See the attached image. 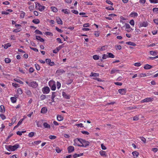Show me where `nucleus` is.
I'll return each instance as SVG.
<instances>
[{
  "instance_id": "9",
  "label": "nucleus",
  "mask_w": 158,
  "mask_h": 158,
  "mask_svg": "<svg viewBox=\"0 0 158 158\" xmlns=\"http://www.w3.org/2000/svg\"><path fill=\"white\" fill-rule=\"evenodd\" d=\"M62 95L64 98L66 99H69L70 98V96L64 92H62Z\"/></svg>"
},
{
  "instance_id": "30",
  "label": "nucleus",
  "mask_w": 158,
  "mask_h": 158,
  "mask_svg": "<svg viewBox=\"0 0 158 158\" xmlns=\"http://www.w3.org/2000/svg\"><path fill=\"white\" fill-rule=\"evenodd\" d=\"M118 71H119V70H117V69H113L111 70V71L110 72V73L111 74H114V73H115L116 72H118Z\"/></svg>"
},
{
  "instance_id": "6",
  "label": "nucleus",
  "mask_w": 158,
  "mask_h": 158,
  "mask_svg": "<svg viewBox=\"0 0 158 158\" xmlns=\"http://www.w3.org/2000/svg\"><path fill=\"white\" fill-rule=\"evenodd\" d=\"M38 85L35 81H32L30 83L29 86L33 88H36L37 87Z\"/></svg>"
},
{
  "instance_id": "1",
  "label": "nucleus",
  "mask_w": 158,
  "mask_h": 158,
  "mask_svg": "<svg viewBox=\"0 0 158 158\" xmlns=\"http://www.w3.org/2000/svg\"><path fill=\"white\" fill-rule=\"evenodd\" d=\"M75 142L77 143L78 142H79L81 144V145H78L80 147H86L89 144V142L88 141H86L81 139H77L74 140Z\"/></svg>"
},
{
  "instance_id": "47",
  "label": "nucleus",
  "mask_w": 158,
  "mask_h": 158,
  "mask_svg": "<svg viewBox=\"0 0 158 158\" xmlns=\"http://www.w3.org/2000/svg\"><path fill=\"white\" fill-rule=\"evenodd\" d=\"M35 32L36 33V34H39L41 35H42V34H43L40 31H39L38 30H36L35 31Z\"/></svg>"
},
{
  "instance_id": "43",
  "label": "nucleus",
  "mask_w": 158,
  "mask_h": 158,
  "mask_svg": "<svg viewBox=\"0 0 158 158\" xmlns=\"http://www.w3.org/2000/svg\"><path fill=\"white\" fill-rule=\"evenodd\" d=\"M35 68L37 70H39L40 69V66L39 65L37 64H35Z\"/></svg>"
},
{
  "instance_id": "57",
  "label": "nucleus",
  "mask_w": 158,
  "mask_h": 158,
  "mask_svg": "<svg viewBox=\"0 0 158 158\" xmlns=\"http://www.w3.org/2000/svg\"><path fill=\"white\" fill-rule=\"evenodd\" d=\"M24 120V118H22V119H21L20 120L19 122L18 123V124H17V125L19 126L20 125L23 121V120Z\"/></svg>"
},
{
  "instance_id": "16",
  "label": "nucleus",
  "mask_w": 158,
  "mask_h": 158,
  "mask_svg": "<svg viewBox=\"0 0 158 158\" xmlns=\"http://www.w3.org/2000/svg\"><path fill=\"white\" fill-rule=\"evenodd\" d=\"M56 20L57 21V22L58 24H62L63 23L62 21L60 19L59 17H57L56 18Z\"/></svg>"
},
{
  "instance_id": "63",
  "label": "nucleus",
  "mask_w": 158,
  "mask_h": 158,
  "mask_svg": "<svg viewBox=\"0 0 158 158\" xmlns=\"http://www.w3.org/2000/svg\"><path fill=\"white\" fill-rule=\"evenodd\" d=\"M94 35L96 37H98L99 35V33L98 31H95L94 33Z\"/></svg>"
},
{
  "instance_id": "18",
  "label": "nucleus",
  "mask_w": 158,
  "mask_h": 158,
  "mask_svg": "<svg viewBox=\"0 0 158 158\" xmlns=\"http://www.w3.org/2000/svg\"><path fill=\"white\" fill-rule=\"evenodd\" d=\"M132 154L135 158H136L139 154V153L136 151L132 152Z\"/></svg>"
},
{
  "instance_id": "50",
  "label": "nucleus",
  "mask_w": 158,
  "mask_h": 158,
  "mask_svg": "<svg viewBox=\"0 0 158 158\" xmlns=\"http://www.w3.org/2000/svg\"><path fill=\"white\" fill-rule=\"evenodd\" d=\"M14 80L15 81L19 83L20 84H23V82L19 79H15Z\"/></svg>"
},
{
  "instance_id": "28",
  "label": "nucleus",
  "mask_w": 158,
  "mask_h": 158,
  "mask_svg": "<svg viewBox=\"0 0 158 158\" xmlns=\"http://www.w3.org/2000/svg\"><path fill=\"white\" fill-rule=\"evenodd\" d=\"M0 111L2 113H4L5 111V108L4 106L1 105L0 106Z\"/></svg>"
},
{
  "instance_id": "23",
  "label": "nucleus",
  "mask_w": 158,
  "mask_h": 158,
  "mask_svg": "<svg viewBox=\"0 0 158 158\" xmlns=\"http://www.w3.org/2000/svg\"><path fill=\"white\" fill-rule=\"evenodd\" d=\"M57 120L59 121H62L63 119V118L60 115H58L57 117Z\"/></svg>"
},
{
  "instance_id": "8",
  "label": "nucleus",
  "mask_w": 158,
  "mask_h": 158,
  "mask_svg": "<svg viewBox=\"0 0 158 158\" xmlns=\"http://www.w3.org/2000/svg\"><path fill=\"white\" fill-rule=\"evenodd\" d=\"M118 92L120 94L124 95L126 93V89H118Z\"/></svg>"
},
{
  "instance_id": "36",
  "label": "nucleus",
  "mask_w": 158,
  "mask_h": 158,
  "mask_svg": "<svg viewBox=\"0 0 158 158\" xmlns=\"http://www.w3.org/2000/svg\"><path fill=\"white\" fill-rule=\"evenodd\" d=\"M5 61L6 63H9L11 62V60L8 58H6L5 59Z\"/></svg>"
},
{
  "instance_id": "37",
  "label": "nucleus",
  "mask_w": 158,
  "mask_h": 158,
  "mask_svg": "<svg viewBox=\"0 0 158 158\" xmlns=\"http://www.w3.org/2000/svg\"><path fill=\"white\" fill-rule=\"evenodd\" d=\"M18 93L19 94H22L23 92L21 88H18L17 90Z\"/></svg>"
},
{
  "instance_id": "10",
  "label": "nucleus",
  "mask_w": 158,
  "mask_h": 158,
  "mask_svg": "<svg viewBox=\"0 0 158 158\" xmlns=\"http://www.w3.org/2000/svg\"><path fill=\"white\" fill-rule=\"evenodd\" d=\"M65 72V71H64L63 69H59L56 71V72L59 74H61L64 73Z\"/></svg>"
},
{
  "instance_id": "53",
  "label": "nucleus",
  "mask_w": 158,
  "mask_h": 158,
  "mask_svg": "<svg viewBox=\"0 0 158 158\" xmlns=\"http://www.w3.org/2000/svg\"><path fill=\"white\" fill-rule=\"evenodd\" d=\"M62 11L65 14H68L69 13V12L67 10V9H63Z\"/></svg>"
},
{
  "instance_id": "34",
  "label": "nucleus",
  "mask_w": 158,
  "mask_h": 158,
  "mask_svg": "<svg viewBox=\"0 0 158 158\" xmlns=\"http://www.w3.org/2000/svg\"><path fill=\"white\" fill-rule=\"evenodd\" d=\"M52 10L54 12H56L57 11V9L55 7H51Z\"/></svg>"
},
{
  "instance_id": "58",
  "label": "nucleus",
  "mask_w": 158,
  "mask_h": 158,
  "mask_svg": "<svg viewBox=\"0 0 158 158\" xmlns=\"http://www.w3.org/2000/svg\"><path fill=\"white\" fill-rule=\"evenodd\" d=\"M46 63L49 64L51 62V60L50 59H47L46 60Z\"/></svg>"
},
{
  "instance_id": "61",
  "label": "nucleus",
  "mask_w": 158,
  "mask_h": 158,
  "mask_svg": "<svg viewBox=\"0 0 158 158\" xmlns=\"http://www.w3.org/2000/svg\"><path fill=\"white\" fill-rule=\"evenodd\" d=\"M34 8V6H30L29 7V9L30 11L32 10Z\"/></svg>"
},
{
  "instance_id": "46",
  "label": "nucleus",
  "mask_w": 158,
  "mask_h": 158,
  "mask_svg": "<svg viewBox=\"0 0 158 158\" xmlns=\"http://www.w3.org/2000/svg\"><path fill=\"white\" fill-rule=\"evenodd\" d=\"M55 150L58 153H60L61 152V150L58 147H56Z\"/></svg>"
},
{
  "instance_id": "41",
  "label": "nucleus",
  "mask_w": 158,
  "mask_h": 158,
  "mask_svg": "<svg viewBox=\"0 0 158 158\" xmlns=\"http://www.w3.org/2000/svg\"><path fill=\"white\" fill-rule=\"evenodd\" d=\"M0 116L2 120H4L6 118V116L3 114H1Z\"/></svg>"
},
{
  "instance_id": "4",
  "label": "nucleus",
  "mask_w": 158,
  "mask_h": 158,
  "mask_svg": "<svg viewBox=\"0 0 158 158\" xmlns=\"http://www.w3.org/2000/svg\"><path fill=\"white\" fill-rule=\"evenodd\" d=\"M35 6L40 11L44 10L45 8L44 6H42L40 3L37 2L35 3Z\"/></svg>"
},
{
  "instance_id": "48",
  "label": "nucleus",
  "mask_w": 158,
  "mask_h": 158,
  "mask_svg": "<svg viewBox=\"0 0 158 158\" xmlns=\"http://www.w3.org/2000/svg\"><path fill=\"white\" fill-rule=\"evenodd\" d=\"M125 26L126 28L127 29H130L131 28V27L130 25L128 23H125Z\"/></svg>"
},
{
  "instance_id": "20",
  "label": "nucleus",
  "mask_w": 158,
  "mask_h": 158,
  "mask_svg": "<svg viewBox=\"0 0 158 158\" xmlns=\"http://www.w3.org/2000/svg\"><path fill=\"white\" fill-rule=\"evenodd\" d=\"M152 68V66L151 65L146 64L144 67V68L146 69H149Z\"/></svg>"
},
{
  "instance_id": "17",
  "label": "nucleus",
  "mask_w": 158,
  "mask_h": 158,
  "mask_svg": "<svg viewBox=\"0 0 158 158\" xmlns=\"http://www.w3.org/2000/svg\"><path fill=\"white\" fill-rule=\"evenodd\" d=\"M36 39L37 40H40L41 42H43L44 41V40L40 36H36Z\"/></svg>"
},
{
  "instance_id": "32",
  "label": "nucleus",
  "mask_w": 158,
  "mask_h": 158,
  "mask_svg": "<svg viewBox=\"0 0 158 158\" xmlns=\"http://www.w3.org/2000/svg\"><path fill=\"white\" fill-rule=\"evenodd\" d=\"M157 52L156 51H151L150 52V54L151 55L155 56L157 54Z\"/></svg>"
},
{
  "instance_id": "62",
  "label": "nucleus",
  "mask_w": 158,
  "mask_h": 158,
  "mask_svg": "<svg viewBox=\"0 0 158 158\" xmlns=\"http://www.w3.org/2000/svg\"><path fill=\"white\" fill-rule=\"evenodd\" d=\"M45 34L48 35H52V33L51 32H45Z\"/></svg>"
},
{
  "instance_id": "25",
  "label": "nucleus",
  "mask_w": 158,
  "mask_h": 158,
  "mask_svg": "<svg viewBox=\"0 0 158 158\" xmlns=\"http://www.w3.org/2000/svg\"><path fill=\"white\" fill-rule=\"evenodd\" d=\"M32 22L35 24H38L40 23V21L39 19H35L32 20Z\"/></svg>"
},
{
  "instance_id": "7",
  "label": "nucleus",
  "mask_w": 158,
  "mask_h": 158,
  "mask_svg": "<svg viewBox=\"0 0 158 158\" xmlns=\"http://www.w3.org/2000/svg\"><path fill=\"white\" fill-rule=\"evenodd\" d=\"M50 89L48 87H46L43 88V93L44 94H47L49 93Z\"/></svg>"
},
{
  "instance_id": "24",
  "label": "nucleus",
  "mask_w": 158,
  "mask_h": 158,
  "mask_svg": "<svg viewBox=\"0 0 158 158\" xmlns=\"http://www.w3.org/2000/svg\"><path fill=\"white\" fill-rule=\"evenodd\" d=\"M107 47V45H105L101 47L100 48H98V49L100 50L103 51L105 50L106 48Z\"/></svg>"
},
{
  "instance_id": "13",
  "label": "nucleus",
  "mask_w": 158,
  "mask_h": 158,
  "mask_svg": "<svg viewBox=\"0 0 158 158\" xmlns=\"http://www.w3.org/2000/svg\"><path fill=\"white\" fill-rule=\"evenodd\" d=\"M47 111V108L45 107H44L41 109V113H42L45 114L46 113Z\"/></svg>"
},
{
  "instance_id": "45",
  "label": "nucleus",
  "mask_w": 158,
  "mask_h": 158,
  "mask_svg": "<svg viewBox=\"0 0 158 158\" xmlns=\"http://www.w3.org/2000/svg\"><path fill=\"white\" fill-rule=\"evenodd\" d=\"M153 11L155 13H158V8H155L153 9Z\"/></svg>"
},
{
  "instance_id": "51",
  "label": "nucleus",
  "mask_w": 158,
  "mask_h": 158,
  "mask_svg": "<svg viewBox=\"0 0 158 158\" xmlns=\"http://www.w3.org/2000/svg\"><path fill=\"white\" fill-rule=\"evenodd\" d=\"M12 85L13 86L16 88L19 87V85L18 84L14 83H12Z\"/></svg>"
},
{
  "instance_id": "3",
  "label": "nucleus",
  "mask_w": 158,
  "mask_h": 158,
  "mask_svg": "<svg viewBox=\"0 0 158 158\" xmlns=\"http://www.w3.org/2000/svg\"><path fill=\"white\" fill-rule=\"evenodd\" d=\"M49 86L52 90H55L56 89L55 82L53 81H50L48 83Z\"/></svg>"
},
{
  "instance_id": "42",
  "label": "nucleus",
  "mask_w": 158,
  "mask_h": 158,
  "mask_svg": "<svg viewBox=\"0 0 158 158\" xmlns=\"http://www.w3.org/2000/svg\"><path fill=\"white\" fill-rule=\"evenodd\" d=\"M10 46L11 45L10 44L8 43L5 45L4 47L5 49H7L8 47Z\"/></svg>"
},
{
  "instance_id": "40",
  "label": "nucleus",
  "mask_w": 158,
  "mask_h": 158,
  "mask_svg": "<svg viewBox=\"0 0 158 158\" xmlns=\"http://www.w3.org/2000/svg\"><path fill=\"white\" fill-rule=\"evenodd\" d=\"M34 135V133L32 132L28 134V136L30 137H32Z\"/></svg>"
},
{
  "instance_id": "11",
  "label": "nucleus",
  "mask_w": 158,
  "mask_h": 158,
  "mask_svg": "<svg viewBox=\"0 0 158 158\" xmlns=\"http://www.w3.org/2000/svg\"><path fill=\"white\" fill-rule=\"evenodd\" d=\"M69 153H71L74 150V147L73 146H70L68 148Z\"/></svg>"
},
{
  "instance_id": "21",
  "label": "nucleus",
  "mask_w": 158,
  "mask_h": 158,
  "mask_svg": "<svg viewBox=\"0 0 158 158\" xmlns=\"http://www.w3.org/2000/svg\"><path fill=\"white\" fill-rule=\"evenodd\" d=\"M83 153L78 154H75L73 155V157H74V158H76V157H77L81 156H83Z\"/></svg>"
},
{
  "instance_id": "2",
  "label": "nucleus",
  "mask_w": 158,
  "mask_h": 158,
  "mask_svg": "<svg viewBox=\"0 0 158 158\" xmlns=\"http://www.w3.org/2000/svg\"><path fill=\"white\" fill-rule=\"evenodd\" d=\"M6 149L9 151H13L16 150L19 147V144H16L14 145H7L5 146Z\"/></svg>"
},
{
  "instance_id": "59",
  "label": "nucleus",
  "mask_w": 158,
  "mask_h": 158,
  "mask_svg": "<svg viewBox=\"0 0 158 158\" xmlns=\"http://www.w3.org/2000/svg\"><path fill=\"white\" fill-rule=\"evenodd\" d=\"M134 65L135 66L139 67L141 65V64L139 63H136L134 64Z\"/></svg>"
},
{
  "instance_id": "27",
  "label": "nucleus",
  "mask_w": 158,
  "mask_h": 158,
  "mask_svg": "<svg viewBox=\"0 0 158 158\" xmlns=\"http://www.w3.org/2000/svg\"><path fill=\"white\" fill-rule=\"evenodd\" d=\"M126 44L129 45L134 46L136 45V44L134 43L131 42H127L126 43Z\"/></svg>"
},
{
  "instance_id": "56",
  "label": "nucleus",
  "mask_w": 158,
  "mask_h": 158,
  "mask_svg": "<svg viewBox=\"0 0 158 158\" xmlns=\"http://www.w3.org/2000/svg\"><path fill=\"white\" fill-rule=\"evenodd\" d=\"M106 9L109 10H113L114 9V8L112 7H106Z\"/></svg>"
},
{
  "instance_id": "38",
  "label": "nucleus",
  "mask_w": 158,
  "mask_h": 158,
  "mask_svg": "<svg viewBox=\"0 0 158 158\" xmlns=\"http://www.w3.org/2000/svg\"><path fill=\"white\" fill-rule=\"evenodd\" d=\"M108 57V54L107 53L106 54H104L102 55V58L103 59H106Z\"/></svg>"
},
{
  "instance_id": "35",
  "label": "nucleus",
  "mask_w": 158,
  "mask_h": 158,
  "mask_svg": "<svg viewBox=\"0 0 158 158\" xmlns=\"http://www.w3.org/2000/svg\"><path fill=\"white\" fill-rule=\"evenodd\" d=\"M151 3H158V0H149Z\"/></svg>"
},
{
  "instance_id": "15",
  "label": "nucleus",
  "mask_w": 158,
  "mask_h": 158,
  "mask_svg": "<svg viewBox=\"0 0 158 158\" xmlns=\"http://www.w3.org/2000/svg\"><path fill=\"white\" fill-rule=\"evenodd\" d=\"M43 126L45 128H50V125L48 124L47 123L45 122L43 123Z\"/></svg>"
},
{
  "instance_id": "52",
  "label": "nucleus",
  "mask_w": 158,
  "mask_h": 158,
  "mask_svg": "<svg viewBox=\"0 0 158 158\" xmlns=\"http://www.w3.org/2000/svg\"><path fill=\"white\" fill-rule=\"evenodd\" d=\"M56 85H57V89H59L60 87L61 84L60 82H57Z\"/></svg>"
},
{
  "instance_id": "60",
  "label": "nucleus",
  "mask_w": 158,
  "mask_h": 158,
  "mask_svg": "<svg viewBox=\"0 0 158 158\" xmlns=\"http://www.w3.org/2000/svg\"><path fill=\"white\" fill-rule=\"evenodd\" d=\"M72 12L75 14H77L78 13V11L76 10H72Z\"/></svg>"
},
{
  "instance_id": "29",
  "label": "nucleus",
  "mask_w": 158,
  "mask_h": 158,
  "mask_svg": "<svg viewBox=\"0 0 158 158\" xmlns=\"http://www.w3.org/2000/svg\"><path fill=\"white\" fill-rule=\"evenodd\" d=\"M139 115H136L133 117V120L134 121H137L139 119Z\"/></svg>"
},
{
  "instance_id": "31",
  "label": "nucleus",
  "mask_w": 158,
  "mask_h": 158,
  "mask_svg": "<svg viewBox=\"0 0 158 158\" xmlns=\"http://www.w3.org/2000/svg\"><path fill=\"white\" fill-rule=\"evenodd\" d=\"M12 102L13 103H14L16 102V98L14 97H12L10 98Z\"/></svg>"
},
{
  "instance_id": "26",
  "label": "nucleus",
  "mask_w": 158,
  "mask_h": 158,
  "mask_svg": "<svg viewBox=\"0 0 158 158\" xmlns=\"http://www.w3.org/2000/svg\"><path fill=\"white\" fill-rule=\"evenodd\" d=\"M108 57H110L111 58H114V56L111 53L107 52Z\"/></svg>"
},
{
  "instance_id": "14",
  "label": "nucleus",
  "mask_w": 158,
  "mask_h": 158,
  "mask_svg": "<svg viewBox=\"0 0 158 158\" xmlns=\"http://www.w3.org/2000/svg\"><path fill=\"white\" fill-rule=\"evenodd\" d=\"M148 25V23L147 22H143L140 24L139 27H146Z\"/></svg>"
},
{
  "instance_id": "33",
  "label": "nucleus",
  "mask_w": 158,
  "mask_h": 158,
  "mask_svg": "<svg viewBox=\"0 0 158 158\" xmlns=\"http://www.w3.org/2000/svg\"><path fill=\"white\" fill-rule=\"evenodd\" d=\"M25 15V13L23 11H21L20 15V18H23L24 16Z\"/></svg>"
},
{
  "instance_id": "39",
  "label": "nucleus",
  "mask_w": 158,
  "mask_h": 158,
  "mask_svg": "<svg viewBox=\"0 0 158 158\" xmlns=\"http://www.w3.org/2000/svg\"><path fill=\"white\" fill-rule=\"evenodd\" d=\"M93 58L95 60H98L99 59V56L97 55H94L93 56Z\"/></svg>"
},
{
  "instance_id": "5",
  "label": "nucleus",
  "mask_w": 158,
  "mask_h": 158,
  "mask_svg": "<svg viewBox=\"0 0 158 158\" xmlns=\"http://www.w3.org/2000/svg\"><path fill=\"white\" fill-rule=\"evenodd\" d=\"M153 98H147L142 100L141 102H148L153 101Z\"/></svg>"
},
{
  "instance_id": "44",
  "label": "nucleus",
  "mask_w": 158,
  "mask_h": 158,
  "mask_svg": "<svg viewBox=\"0 0 158 158\" xmlns=\"http://www.w3.org/2000/svg\"><path fill=\"white\" fill-rule=\"evenodd\" d=\"M49 138L51 139H55L56 137L54 135H50L49 136Z\"/></svg>"
},
{
  "instance_id": "22",
  "label": "nucleus",
  "mask_w": 158,
  "mask_h": 158,
  "mask_svg": "<svg viewBox=\"0 0 158 158\" xmlns=\"http://www.w3.org/2000/svg\"><path fill=\"white\" fill-rule=\"evenodd\" d=\"M99 153L100 155L102 156H106V152L103 151H101L99 152Z\"/></svg>"
},
{
  "instance_id": "49",
  "label": "nucleus",
  "mask_w": 158,
  "mask_h": 158,
  "mask_svg": "<svg viewBox=\"0 0 158 158\" xmlns=\"http://www.w3.org/2000/svg\"><path fill=\"white\" fill-rule=\"evenodd\" d=\"M129 23L132 26H134L135 24L134 21L133 20H131L129 22Z\"/></svg>"
},
{
  "instance_id": "12",
  "label": "nucleus",
  "mask_w": 158,
  "mask_h": 158,
  "mask_svg": "<svg viewBox=\"0 0 158 158\" xmlns=\"http://www.w3.org/2000/svg\"><path fill=\"white\" fill-rule=\"evenodd\" d=\"M138 15L137 13L135 12H132L130 15V16L131 17H137Z\"/></svg>"
},
{
  "instance_id": "19",
  "label": "nucleus",
  "mask_w": 158,
  "mask_h": 158,
  "mask_svg": "<svg viewBox=\"0 0 158 158\" xmlns=\"http://www.w3.org/2000/svg\"><path fill=\"white\" fill-rule=\"evenodd\" d=\"M99 76V74L98 73H93V72H92L91 73V74L90 75V76L91 77H98V76Z\"/></svg>"
},
{
  "instance_id": "54",
  "label": "nucleus",
  "mask_w": 158,
  "mask_h": 158,
  "mask_svg": "<svg viewBox=\"0 0 158 158\" xmlns=\"http://www.w3.org/2000/svg\"><path fill=\"white\" fill-rule=\"evenodd\" d=\"M81 133L87 135H89V132L85 131H81Z\"/></svg>"
},
{
  "instance_id": "64",
  "label": "nucleus",
  "mask_w": 158,
  "mask_h": 158,
  "mask_svg": "<svg viewBox=\"0 0 158 158\" xmlns=\"http://www.w3.org/2000/svg\"><path fill=\"white\" fill-rule=\"evenodd\" d=\"M152 150L154 152H156L158 151V149L156 148H152Z\"/></svg>"
},
{
  "instance_id": "55",
  "label": "nucleus",
  "mask_w": 158,
  "mask_h": 158,
  "mask_svg": "<svg viewBox=\"0 0 158 158\" xmlns=\"http://www.w3.org/2000/svg\"><path fill=\"white\" fill-rule=\"evenodd\" d=\"M140 138L141 141H143L144 143H145L146 142V139L144 138L143 137H140Z\"/></svg>"
}]
</instances>
